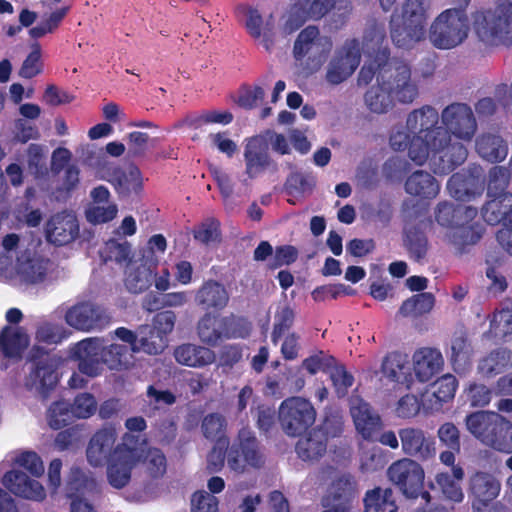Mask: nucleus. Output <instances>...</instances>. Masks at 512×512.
Returning <instances> with one entry per match:
<instances>
[{"label": "nucleus", "instance_id": "nucleus-1", "mask_svg": "<svg viewBox=\"0 0 512 512\" xmlns=\"http://www.w3.org/2000/svg\"><path fill=\"white\" fill-rule=\"evenodd\" d=\"M439 115L431 106L413 110L407 117L406 129L412 133L409 157L418 165L431 158L437 171L446 173L460 165L467 157V150L461 144L447 145V132L436 128Z\"/></svg>", "mask_w": 512, "mask_h": 512}, {"label": "nucleus", "instance_id": "nucleus-2", "mask_svg": "<svg viewBox=\"0 0 512 512\" xmlns=\"http://www.w3.org/2000/svg\"><path fill=\"white\" fill-rule=\"evenodd\" d=\"M385 36L382 29H374L365 36V45L368 50L378 49L375 58L377 68L374 70L372 64H365L358 76L359 84H369L374 75L377 83L387 89L396 101L403 104H410L418 97V84L412 77L410 66L400 60H386L385 49H381Z\"/></svg>", "mask_w": 512, "mask_h": 512}, {"label": "nucleus", "instance_id": "nucleus-3", "mask_svg": "<svg viewBox=\"0 0 512 512\" xmlns=\"http://www.w3.org/2000/svg\"><path fill=\"white\" fill-rule=\"evenodd\" d=\"M20 244L21 236L14 232L1 238L0 276L19 287L44 283L49 275L50 261L32 250H19Z\"/></svg>", "mask_w": 512, "mask_h": 512}, {"label": "nucleus", "instance_id": "nucleus-4", "mask_svg": "<svg viewBox=\"0 0 512 512\" xmlns=\"http://www.w3.org/2000/svg\"><path fill=\"white\" fill-rule=\"evenodd\" d=\"M429 0H405L391 16V38L400 48H411L425 36Z\"/></svg>", "mask_w": 512, "mask_h": 512}, {"label": "nucleus", "instance_id": "nucleus-5", "mask_svg": "<svg viewBox=\"0 0 512 512\" xmlns=\"http://www.w3.org/2000/svg\"><path fill=\"white\" fill-rule=\"evenodd\" d=\"M473 28L491 45H512V0H495L494 7L475 14Z\"/></svg>", "mask_w": 512, "mask_h": 512}, {"label": "nucleus", "instance_id": "nucleus-6", "mask_svg": "<svg viewBox=\"0 0 512 512\" xmlns=\"http://www.w3.org/2000/svg\"><path fill=\"white\" fill-rule=\"evenodd\" d=\"M465 423L467 430L484 445L506 453L512 450L508 441L511 423L498 413L475 412L466 417Z\"/></svg>", "mask_w": 512, "mask_h": 512}, {"label": "nucleus", "instance_id": "nucleus-7", "mask_svg": "<svg viewBox=\"0 0 512 512\" xmlns=\"http://www.w3.org/2000/svg\"><path fill=\"white\" fill-rule=\"evenodd\" d=\"M143 450L138 446V439L126 433L121 443L117 444L107 462V481L115 489L126 487L132 476V471L142 461Z\"/></svg>", "mask_w": 512, "mask_h": 512}, {"label": "nucleus", "instance_id": "nucleus-8", "mask_svg": "<svg viewBox=\"0 0 512 512\" xmlns=\"http://www.w3.org/2000/svg\"><path fill=\"white\" fill-rule=\"evenodd\" d=\"M469 22L461 9L443 11L430 27V40L440 49H451L461 44L468 36Z\"/></svg>", "mask_w": 512, "mask_h": 512}, {"label": "nucleus", "instance_id": "nucleus-9", "mask_svg": "<svg viewBox=\"0 0 512 512\" xmlns=\"http://www.w3.org/2000/svg\"><path fill=\"white\" fill-rule=\"evenodd\" d=\"M332 46L330 38L321 35L316 26H308L298 34L293 47V55L296 60L305 59L309 71L316 72L326 61Z\"/></svg>", "mask_w": 512, "mask_h": 512}, {"label": "nucleus", "instance_id": "nucleus-10", "mask_svg": "<svg viewBox=\"0 0 512 512\" xmlns=\"http://www.w3.org/2000/svg\"><path fill=\"white\" fill-rule=\"evenodd\" d=\"M387 477L405 497L421 495L427 503L430 501V494L423 491L425 472L417 461L402 458L393 462L387 469Z\"/></svg>", "mask_w": 512, "mask_h": 512}, {"label": "nucleus", "instance_id": "nucleus-11", "mask_svg": "<svg viewBox=\"0 0 512 512\" xmlns=\"http://www.w3.org/2000/svg\"><path fill=\"white\" fill-rule=\"evenodd\" d=\"M85 162L89 166L97 167L98 177L110 182L116 192L122 197L138 194L142 189L143 178L137 167L131 166L126 171L114 169L113 173H110L104 170L108 163L106 157L100 150L90 151Z\"/></svg>", "mask_w": 512, "mask_h": 512}, {"label": "nucleus", "instance_id": "nucleus-12", "mask_svg": "<svg viewBox=\"0 0 512 512\" xmlns=\"http://www.w3.org/2000/svg\"><path fill=\"white\" fill-rule=\"evenodd\" d=\"M316 409L306 398L293 396L285 399L279 407V422L289 436H299L316 420Z\"/></svg>", "mask_w": 512, "mask_h": 512}, {"label": "nucleus", "instance_id": "nucleus-13", "mask_svg": "<svg viewBox=\"0 0 512 512\" xmlns=\"http://www.w3.org/2000/svg\"><path fill=\"white\" fill-rule=\"evenodd\" d=\"M68 326L82 332L102 331L112 323L110 312L91 301H80L67 308L64 315Z\"/></svg>", "mask_w": 512, "mask_h": 512}, {"label": "nucleus", "instance_id": "nucleus-14", "mask_svg": "<svg viewBox=\"0 0 512 512\" xmlns=\"http://www.w3.org/2000/svg\"><path fill=\"white\" fill-rule=\"evenodd\" d=\"M251 325L245 320L229 321L206 314L198 324V336L207 345L215 346L222 339L245 338L249 335Z\"/></svg>", "mask_w": 512, "mask_h": 512}, {"label": "nucleus", "instance_id": "nucleus-15", "mask_svg": "<svg viewBox=\"0 0 512 512\" xmlns=\"http://www.w3.org/2000/svg\"><path fill=\"white\" fill-rule=\"evenodd\" d=\"M500 482L487 472H476L470 478L472 506L475 512H508L501 504L494 502L500 492Z\"/></svg>", "mask_w": 512, "mask_h": 512}, {"label": "nucleus", "instance_id": "nucleus-16", "mask_svg": "<svg viewBox=\"0 0 512 512\" xmlns=\"http://www.w3.org/2000/svg\"><path fill=\"white\" fill-rule=\"evenodd\" d=\"M361 59V48L357 40H348L337 49L326 68V81L338 85L346 81L357 69Z\"/></svg>", "mask_w": 512, "mask_h": 512}, {"label": "nucleus", "instance_id": "nucleus-17", "mask_svg": "<svg viewBox=\"0 0 512 512\" xmlns=\"http://www.w3.org/2000/svg\"><path fill=\"white\" fill-rule=\"evenodd\" d=\"M263 463V456L252 432L247 429L241 430L238 444L233 445L228 453V467L236 473H244L250 468L261 467Z\"/></svg>", "mask_w": 512, "mask_h": 512}, {"label": "nucleus", "instance_id": "nucleus-18", "mask_svg": "<svg viewBox=\"0 0 512 512\" xmlns=\"http://www.w3.org/2000/svg\"><path fill=\"white\" fill-rule=\"evenodd\" d=\"M113 335L131 345V351L134 353L144 352L149 355H158L168 345V340L159 335L150 325H141L136 332L119 327L113 332Z\"/></svg>", "mask_w": 512, "mask_h": 512}, {"label": "nucleus", "instance_id": "nucleus-19", "mask_svg": "<svg viewBox=\"0 0 512 512\" xmlns=\"http://www.w3.org/2000/svg\"><path fill=\"white\" fill-rule=\"evenodd\" d=\"M57 365V359L52 356H46L33 362L24 380L25 388L41 398H46L48 392L57 383Z\"/></svg>", "mask_w": 512, "mask_h": 512}, {"label": "nucleus", "instance_id": "nucleus-20", "mask_svg": "<svg viewBox=\"0 0 512 512\" xmlns=\"http://www.w3.org/2000/svg\"><path fill=\"white\" fill-rule=\"evenodd\" d=\"M44 232L49 243L56 246L68 245L79 236V222L71 211L58 212L48 219Z\"/></svg>", "mask_w": 512, "mask_h": 512}, {"label": "nucleus", "instance_id": "nucleus-21", "mask_svg": "<svg viewBox=\"0 0 512 512\" xmlns=\"http://www.w3.org/2000/svg\"><path fill=\"white\" fill-rule=\"evenodd\" d=\"M41 476H32L18 469H11L3 477V485L19 498L33 502H42L46 490L38 480Z\"/></svg>", "mask_w": 512, "mask_h": 512}, {"label": "nucleus", "instance_id": "nucleus-22", "mask_svg": "<svg viewBox=\"0 0 512 512\" xmlns=\"http://www.w3.org/2000/svg\"><path fill=\"white\" fill-rule=\"evenodd\" d=\"M102 342H104L103 338L90 337L71 346V357L78 361V368L81 373L90 377L101 373Z\"/></svg>", "mask_w": 512, "mask_h": 512}, {"label": "nucleus", "instance_id": "nucleus-23", "mask_svg": "<svg viewBox=\"0 0 512 512\" xmlns=\"http://www.w3.org/2000/svg\"><path fill=\"white\" fill-rule=\"evenodd\" d=\"M442 122L455 137L471 140L476 131V122L470 107L452 104L442 112Z\"/></svg>", "mask_w": 512, "mask_h": 512}, {"label": "nucleus", "instance_id": "nucleus-24", "mask_svg": "<svg viewBox=\"0 0 512 512\" xmlns=\"http://www.w3.org/2000/svg\"><path fill=\"white\" fill-rule=\"evenodd\" d=\"M157 265L153 261L146 260L136 253L125 266V286L132 293H141L147 290L152 283L153 273Z\"/></svg>", "mask_w": 512, "mask_h": 512}, {"label": "nucleus", "instance_id": "nucleus-25", "mask_svg": "<svg viewBox=\"0 0 512 512\" xmlns=\"http://www.w3.org/2000/svg\"><path fill=\"white\" fill-rule=\"evenodd\" d=\"M117 440V431L114 427H105L97 431L90 439L86 458L93 467H101L113 454Z\"/></svg>", "mask_w": 512, "mask_h": 512}, {"label": "nucleus", "instance_id": "nucleus-26", "mask_svg": "<svg viewBox=\"0 0 512 512\" xmlns=\"http://www.w3.org/2000/svg\"><path fill=\"white\" fill-rule=\"evenodd\" d=\"M351 415L357 432L366 440L375 439L382 427V422L377 413L370 406L357 397L351 399Z\"/></svg>", "mask_w": 512, "mask_h": 512}, {"label": "nucleus", "instance_id": "nucleus-27", "mask_svg": "<svg viewBox=\"0 0 512 512\" xmlns=\"http://www.w3.org/2000/svg\"><path fill=\"white\" fill-rule=\"evenodd\" d=\"M402 450L409 456L427 460L435 454L434 443L419 428L406 427L399 430Z\"/></svg>", "mask_w": 512, "mask_h": 512}, {"label": "nucleus", "instance_id": "nucleus-28", "mask_svg": "<svg viewBox=\"0 0 512 512\" xmlns=\"http://www.w3.org/2000/svg\"><path fill=\"white\" fill-rule=\"evenodd\" d=\"M443 365L441 352L425 347L414 352L411 367L418 381L427 382L441 371Z\"/></svg>", "mask_w": 512, "mask_h": 512}, {"label": "nucleus", "instance_id": "nucleus-29", "mask_svg": "<svg viewBox=\"0 0 512 512\" xmlns=\"http://www.w3.org/2000/svg\"><path fill=\"white\" fill-rule=\"evenodd\" d=\"M458 383L451 374L440 377L432 386L431 392H426L422 398V406L427 412L439 411L443 403L454 398Z\"/></svg>", "mask_w": 512, "mask_h": 512}, {"label": "nucleus", "instance_id": "nucleus-30", "mask_svg": "<svg viewBox=\"0 0 512 512\" xmlns=\"http://www.w3.org/2000/svg\"><path fill=\"white\" fill-rule=\"evenodd\" d=\"M175 360L184 366L202 368L211 365L216 360V354L211 349L196 344H182L174 350Z\"/></svg>", "mask_w": 512, "mask_h": 512}, {"label": "nucleus", "instance_id": "nucleus-31", "mask_svg": "<svg viewBox=\"0 0 512 512\" xmlns=\"http://www.w3.org/2000/svg\"><path fill=\"white\" fill-rule=\"evenodd\" d=\"M246 173L250 178L260 174L270 164L267 143L262 137L248 140L244 152Z\"/></svg>", "mask_w": 512, "mask_h": 512}, {"label": "nucleus", "instance_id": "nucleus-32", "mask_svg": "<svg viewBox=\"0 0 512 512\" xmlns=\"http://www.w3.org/2000/svg\"><path fill=\"white\" fill-rule=\"evenodd\" d=\"M412 367L405 355L392 353L385 357L382 372L391 381L405 385L408 389L413 383Z\"/></svg>", "mask_w": 512, "mask_h": 512}, {"label": "nucleus", "instance_id": "nucleus-33", "mask_svg": "<svg viewBox=\"0 0 512 512\" xmlns=\"http://www.w3.org/2000/svg\"><path fill=\"white\" fill-rule=\"evenodd\" d=\"M29 342V335L22 327L6 326L0 334V350L6 357H20Z\"/></svg>", "mask_w": 512, "mask_h": 512}, {"label": "nucleus", "instance_id": "nucleus-34", "mask_svg": "<svg viewBox=\"0 0 512 512\" xmlns=\"http://www.w3.org/2000/svg\"><path fill=\"white\" fill-rule=\"evenodd\" d=\"M440 186L435 178L424 171L412 173L405 182V191L414 197L432 199L439 193Z\"/></svg>", "mask_w": 512, "mask_h": 512}, {"label": "nucleus", "instance_id": "nucleus-35", "mask_svg": "<svg viewBox=\"0 0 512 512\" xmlns=\"http://www.w3.org/2000/svg\"><path fill=\"white\" fill-rule=\"evenodd\" d=\"M327 435L322 429L311 431L296 446L298 456L304 461H316L326 452Z\"/></svg>", "mask_w": 512, "mask_h": 512}, {"label": "nucleus", "instance_id": "nucleus-36", "mask_svg": "<svg viewBox=\"0 0 512 512\" xmlns=\"http://www.w3.org/2000/svg\"><path fill=\"white\" fill-rule=\"evenodd\" d=\"M463 478L464 470L462 467L453 466L452 475L444 472L437 473L435 482L446 499L458 503L464 499V493L461 487Z\"/></svg>", "mask_w": 512, "mask_h": 512}, {"label": "nucleus", "instance_id": "nucleus-37", "mask_svg": "<svg viewBox=\"0 0 512 512\" xmlns=\"http://www.w3.org/2000/svg\"><path fill=\"white\" fill-rule=\"evenodd\" d=\"M228 300L229 296L224 286L214 281L204 283L195 296L196 303L204 309H222Z\"/></svg>", "mask_w": 512, "mask_h": 512}, {"label": "nucleus", "instance_id": "nucleus-38", "mask_svg": "<svg viewBox=\"0 0 512 512\" xmlns=\"http://www.w3.org/2000/svg\"><path fill=\"white\" fill-rule=\"evenodd\" d=\"M302 7L309 19H320L329 12L336 16H343L349 12L347 0H304Z\"/></svg>", "mask_w": 512, "mask_h": 512}, {"label": "nucleus", "instance_id": "nucleus-39", "mask_svg": "<svg viewBox=\"0 0 512 512\" xmlns=\"http://www.w3.org/2000/svg\"><path fill=\"white\" fill-rule=\"evenodd\" d=\"M246 27L249 33L254 38L258 39L266 50H269L272 47L271 37L275 35V32L273 31L274 25L272 17H269L265 24H263L262 17L259 12L255 9H249L247 11Z\"/></svg>", "mask_w": 512, "mask_h": 512}, {"label": "nucleus", "instance_id": "nucleus-40", "mask_svg": "<svg viewBox=\"0 0 512 512\" xmlns=\"http://www.w3.org/2000/svg\"><path fill=\"white\" fill-rule=\"evenodd\" d=\"M101 361L110 369H127L132 364L133 356L131 347L124 344L112 343L104 346L102 344Z\"/></svg>", "mask_w": 512, "mask_h": 512}, {"label": "nucleus", "instance_id": "nucleus-41", "mask_svg": "<svg viewBox=\"0 0 512 512\" xmlns=\"http://www.w3.org/2000/svg\"><path fill=\"white\" fill-rule=\"evenodd\" d=\"M366 512H396L397 506L391 489L375 488L366 492L364 498Z\"/></svg>", "mask_w": 512, "mask_h": 512}, {"label": "nucleus", "instance_id": "nucleus-42", "mask_svg": "<svg viewBox=\"0 0 512 512\" xmlns=\"http://www.w3.org/2000/svg\"><path fill=\"white\" fill-rule=\"evenodd\" d=\"M476 147L479 155L489 162L501 161L508 153L507 146L496 135H483L477 140Z\"/></svg>", "mask_w": 512, "mask_h": 512}, {"label": "nucleus", "instance_id": "nucleus-43", "mask_svg": "<svg viewBox=\"0 0 512 512\" xmlns=\"http://www.w3.org/2000/svg\"><path fill=\"white\" fill-rule=\"evenodd\" d=\"M364 99L368 109L377 114H383L391 110L396 101L389 91L377 82L369 88Z\"/></svg>", "mask_w": 512, "mask_h": 512}, {"label": "nucleus", "instance_id": "nucleus-44", "mask_svg": "<svg viewBox=\"0 0 512 512\" xmlns=\"http://www.w3.org/2000/svg\"><path fill=\"white\" fill-rule=\"evenodd\" d=\"M13 469L24 471L32 476H42L45 468L41 457L34 451H15L11 458Z\"/></svg>", "mask_w": 512, "mask_h": 512}, {"label": "nucleus", "instance_id": "nucleus-45", "mask_svg": "<svg viewBox=\"0 0 512 512\" xmlns=\"http://www.w3.org/2000/svg\"><path fill=\"white\" fill-rule=\"evenodd\" d=\"M67 337L68 332L61 323L44 320L36 326L35 340L37 343L56 345Z\"/></svg>", "mask_w": 512, "mask_h": 512}, {"label": "nucleus", "instance_id": "nucleus-46", "mask_svg": "<svg viewBox=\"0 0 512 512\" xmlns=\"http://www.w3.org/2000/svg\"><path fill=\"white\" fill-rule=\"evenodd\" d=\"M94 486L92 478L79 468H71L65 483V494L68 498L76 499L90 491Z\"/></svg>", "mask_w": 512, "mask_h": 512}, {"label": "nucleus", "instance_id": "nucleus-47", "mask_svg": "<svg viewBox=\"0 0 512 512\" xmlns=\"http://www.w3.org/2000/svg\"><path fill=\"white\" fill-rule=\"evenodd\" d=\"M510 365H512V352L507 349H499L480 362L479 371L484 376H492L502 372Z\"/></svg>", "mask_w": 512, "mask_h": 512}, {"label": "nucleus", "instance_id": "nucleus-48", "mask_svg": "<svg viewBox=\"0 0 512 512\" xmlns=\"http://www.w3.org/2000/svg\"><path fill=\"white\" fill-rule=\"evenodd\" d=\"M509 171L504 167H494L490 170L488 181V197L503 199L508 205L512 202V196L504 193L508 185Z\"/></svg>", "mask_w": 512, "mask_h": 512}, {"label": "nucleus", "instance_id": "nucleus-49", "mask_svg": "<svg viewBox=\"0 0 512 512\" xmlns=\"http://www.w3.org/2000/svg\"><path fill=\"white\" fill-rule=\"evenodd\" d=\"M434 297L431 293H420L404 301L399 313L404 317H417L431 311Z\"/></svg>", "mask_w": 512, "mask_h": 512}, {"label": "nucleus", "instance_id": "nucleus-50", "mask_svg": "<svg viewBox=\"0 0 512 512\" xmlns=\"http://www.w3.org/2000/svg\"><path fill=\"white\" fill-rule=\"evenodd\" d=\"M357 494L356 484L349 475L338 477L330 487L329 496L324 500V506H329V498L342 503L350 502Z\"/></svg>", "mask_w": 512, "mask_h": 512}, {"label": "nucleus", "instance_id": "nucleus-51", "mask_svg": "<svg viewBox=\"0 0 512 512\" xmlns=\"http://www.w3.org/2000/svg\"><path fill=\"white\" fill-rule=\"evenodd\" d=\"M472 349L463 334L455 335L451 341V361L456 372L465 369L469 364Z\"/></svg>", "mask_w": 512, "mask_h": 512}, {"label": "nucleus", "instance_id": "nucleus-52", "mask_svg": "<svg viewBox=\"0 0 512 512\" xmlns=\"http://www.w3.org/2000/svg\"><path fill=\"white\" fill-rule=\"evenodd\" d=\"M100 256L104 261H115L119 264L129 262L131 256V245L127 241L118 242L109 240L100 251Z\"/></svg>", "mask_w": 512, "mask_h": 512}, {"label": "nucleus", "instance_id": "nucleus-53", "mask_svg": "<svg viewBox=\"0 0 512 512\" xmlns=\"http://www.w3.org/2000/svg\"><path fill=\"white\" fill-rule=\"evenodd\" d=\"M72 418L70 404L63 400L52 403L46 413L48 425L55 430L66 426Z\"/></svg>", "mask_w": 512, "mask_h": 512}, {"label": "nucleus", "instance_id": "nucleus-54", "mask_svg": "<svg viewBox=\"0 0 512 512\" xmlns=\"http://www.w3.org/2000/svg\"><path fill=\"white\" fill-rule=\"evenodd\" d=\"M511 206L512 203L508 205V202L503 199L490 198L483 208V218L491 225L503 221V227H505V220L510 213V210L506 209Z\"/></svg>", "mask_w": 512, "mask_h": 512}, {"label": "nucleus", "instance_id": "nucleus-55", "mask_svg": "<svg viewBox=\"0 0 512 512\" xmlns=\"http://www.w3.org/2000/svg\"><path fill=\"white\" fill-rule=\"evenodd\" d=\"M294 317V310L289 305L284 303L278 306L274 317V328L272 332V341L274 343L292 326Z\"/></svg>", "mask_w": 512, "mask_h": 512}, {"label": "nucleus", "instance_id": "nucleus-56", "mask_svg": "<svg viewBox=\"0 0 512 512\" xmlns=\"http://www.w3.org/2000/svg\"><path fill=\"white\" fill-rule=\"evenodd\" d=\"M118 212L114 203L90 205L86 210V219L92 224H102L113 220Z\"/></svg>", "mask_w": 512, "mask_h": 512}, {"label": "nucleus", "instance_id": "nucleus-57", "mask_svg": "<svg viewBox=\"0 0 512 512\" xmlns=\"http://www.w3.org/2000/svg\"><path fill=\"white\" fill-rule=\"evenodd\" d=\"M490 331L495 337L512 334V308H504L493 315Z\"/></svg>", "mask_w": 512, "mask_h": 512}, {"label": "nucleus", "instance_id": "nucleus-58", "mask_svg": "<svg viewBox=\"0 0 512 512\" xmlns=\"http://www.w3.org/2000/svg\"><path fill=\"white\" fill-rule=\"evenodd\" d=\"M42 72L41 48L35 43L31 46V51L24 60L19 75L22 78L30 79Z\"/></svg>", "mask_w": 512, "mask_h": 512}, {"label": "nucleus", "instance_id": "nucleus-59", "mask_svg": "<svg viewBox=\"0 0 512 512\" xmlns=\"http://www.w3.org/2000/svg\"><path fill=\"white\" fill-rule=\"evenodd\" d=\"M202 432L207 439L223 442L222 436L225 430L224 418L219 414H209L202 421Z\"/></svg>", "mask_w": 512, "mask_h": 512}, {"label": "nucleus", "instance_id": "nucleus-60", "mask_svg": "<svg viewBox=\"0 0 512 512\" xmlns=\"http://www.w3.org/2000/svg\"><path fill=\"white\" fill-rule=\"evenodd\" d=\"M96 408L94 397L88 393L78 395L73 404H70L72 416L75 418H88L95 413Z\"/></svg>", "mask_w": 512, "mask_h": 512}, {"label": "nucleus", "instance_id": "nucleus-61", "mask_svg": "<svg viewBox=\"0 0 512 512\" xmlns=\"http://www.w3.org/2000/svg\"><path fill=\"white\" fill-rule=\"evenodd\" d=\"M218 504V499L204 490L191 496V512H218Z\"/></svg>", "mask_w": 512, "mask_h": 512}, {"label": "nucleus", "instance_id": "nucleus-62", "mask_svg": "<svg viewBox=\"0 0 512 512\" xmlns=\"http://www.w3.org/2000/svg\"><path fill=\"white\" fill-rule=\"evenodd\" d=\"M219 222L209 218L194 230V238L201 243L210 244L219 241Z\"/></svg>", "mask_w": 512, "mask_h": 512}, {"label": "nucleus", "instance_id": "nucleus-63", "mask_svg": "<svg viewBox=\"0 0 512 512\" xmlns=\"http://www.w3.org/2000/svg\"><path fill=\"white\" fill-rule=\"evenodd\" d=\"M80 183V169L76 165H68L61 176L60 185L57 189L58 196H68Z\"/></svg>", "mask_w": 512, "mask_h": 512}, {"label": "nucleus", "instance_id": "nucleus-64", "mask_svg": "<svg viewBox=\"0 0 512 512\" xmlns=\"http://www.w3.org/2000/svg\"><path fill=\"white\" fill-rule=\"evenodd\" d=\"M308 18L309 17L304 14L303 7H293L285 16H283L280 33L283 36L293 33L299 29Z\"/></svg>", "mask_w": 512, "mask_h": 512}]
</instances>
